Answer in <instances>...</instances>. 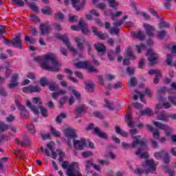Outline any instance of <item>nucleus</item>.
I'll use <instances>...</instances> for the list:
<instances>
[{"label": "nucleus", "instance_id": "b1692460", "mask_svg": "<svg viewBox=\"0 0 176 176\" xmlns=\"http://www.w3.org/2000/svg\"><path fill=\"white\" fill-rule=\"evenodd\" d=\"M142 152V148H139L137 151V152L135 153V155H137V156H139V157H140L141 159H148V153L147 152Z\"/></svg>", "mask_w": 176, "mask_h": 176}, {"label": "nucleus", "instance_id": "c9c22d12", "mask_svg": "<svg viewBox=\"0 0 176 176\" xmlns=\"http://www.w3.org/2000/svg\"><path fill=\"white\" fill-rule=\"evenodd\" d=\"M67 118V113L65 112L61 113L56 117V122L57 123H61L63 122V119H65Z\"/></svg>", "mask_w": 176, "mask_h": 176}, {"label": "nucleus", "instance_id": "e2e57ef3", "mask_svg": "<svg viewBox=\"0 0 176 176\" xmlns=\"http://www.w3.org/2000/svg\"><path fill=\"white\" fill-rule=\"evenodd\" d=\"M51 133L54 137H60V131L56 130V129L53 127L51 128Z\"/></svg>", "mask_w": 176, "mask_h": 176}, {"label": "nucleus", "instance_id": "603ef678", "mask_svg": "<svg viewBox=\"0 0 176 176\" xmlns=\"http://www.w3.org/2000/svg\"><path fill=\"white\" fill-rule=\"evenodd\" d=\"M25 42H29L31 45H34V43H36V41H35L34 38H31L29 36H25Z\"/></svg>", "mask_w": 176, "mask_h": 176}, {"label": "nucleus", "instance_id": "bb28decb", "mask_svg": "<svg viewBox=\"0 0 176 176\" xmlns=\"http://www.w3.org/2000/svg\"><path fill=\"white\" fill-rule=\"evenodd\" d=\"M85 89L89 93H93L94 91V83H93V81L86 82Z\"/></svg>", "mask_w": 176, "mask_h": 176}, {"label": "nucleus", "instance_id": "5701e85b", "mask_svg": "<svg viewBox=\"0 0 176 176\" xmlns=\"http://www.w3.org/2000/svg\"><path fill=\"white\" fill-rule=\"evenodd\" d=\"M87 109V108L86 107L85 104H81L77 107L75 113H77V115H82V113H86Z\"/></svg>", "mask_w": 176, "mask_h": 176}, {"label": "nucleus", "instance_id": "79ce46f5", "mask_svg": "<svg viewBox=\"0 0 176 176\" xmlns=\"http://www.w3.org/2000/svg\"><path fill=\"white\" fill-rule=\"evenodd\" d=\"M120 32V29L118 28H111L109 30V34L117 35V36H119V33Z\"/></svg>", "mask_w": 176, "mask_h": 176}, {"label": "nucleus", "instance_id": "39448f33", "mask_svg": "<svg viewBox=\"0 0 176 176\" xmlns=\"http://www.w3.org/2000/svg\"><path fill=\"white\" fill-rule=\"evenodd\" d=\"M142 166L143 167H146V170L151 173L156 170V164H155V161L153 160H146L145 164H142Z\"/></svg>", "mask_w": 176, "mask_h": 176}, {"label": "nucleus", "instance_id": "2f4dec72", "mask_svg": "<svg viewBox=\"0 0 176 176\" xmlns=\"http://www.w3.org/2000/svg\"><path fill=\"white\" fill-rule=\"evenodd\" d=\"M9 129V125L2 121H0V134L1 133H5V131H8Z\"/></svg>", "mask_w": 176, "mask_h": 176}, {"label": "nucleus", "instance_id": "c756f323", "mask_svg": "<svg viewBox=\"0 0 176 176\" xmlns=\"http://www.w3.org/2000/svg\"><path fill=\"white\" fill-rule=\"evenodd\" d=\"M88 63L89 62H86V61H83V62L80 61L75 63L74 65L76 68H78L79 69H86Z\"/></svg>", "mask_w": 176, "mask_h": 176}, {"label": "nucleus", "instance_id": "5fc2aeb1", "mask_svg": "<svg viewBox=\"0 0 176 176\" xmlns=\"http://www.w3.org/2000/svg\"><path fill=\"white\" fill-rule=\"evenodd\" d=\"M59 87H60L58 86V85L52 84L50 85L49 89L51 91H57V90H58Z\"/></svg>", "mask_w": 176, "mask_h": 176}, {"label": "nucleus", "instance_id": "6ab92c4d", "mask_svg": "<svg viewBox=\"0 0 176 176\" xmlns=\"http://www.w3.org/2000/svg\"><path fill=\"white\" fill-rule=\"evenodd\" d=\"M95 47L97 52L100 54H104V53L107 52V47H105V45L103 43L95 44Z\"/></svg>", "mask_w": 176, "mask_h": 176}, {"label": "nucleus", "instance_id": "3c124183", "mask_svg": "<svg viewBox=\"0 0 176 176\" xmlns=\"http://www.w3.org/2000/svg\"><path fill=\"white\" fill-rule=\"evenodd\" d=\"M82 156L85 159L87 157H91V156H93V153L90 151H84L82 153Z\"/></svg>", "mask_w": 176, "mask_h": 176}, {"label": "nucleus", "instance_id": "e433bc0d", "mask_svg": "<svg viewBox=\"0 0 176 176\" xmlns=\"http://www.w3.org/2000/svg\"><path fill=\"white\" fill-rule=\"evenodd\" d=\"M137 83H138V81L137 80V78L131 77L130 78V80H129L130 87H135V86H137Z\"/></svg>", "mask_w": 176, "mask_h": 176}, {"label": "nucleus", "instance_id": "58836bf2", "mask_svg": "<svg viewBox=\"0 0 176 176\" xmlns=\"http://www.w3.org/2000/svg\"><path fill=\"white\" fill-rule=\"evenodd\" d=\"M162 159L164 163H165L166 164H168V163L171 162V160L170 159V155L167 153H164Z\"/></svg>", "mask_w": 176, "mask_h": 176}, {"label": "nucleus", "instance_id": "4be33fe9", "mask_svg": "<svg viewBox=\"0 0 176 176\" xmlns=\"http://www.w3.org/2000/svg\"><path fill=\"white\" fill-rule=\"evenodd\" d=\"M26 105L35 113V115H39V109L36 108V106L32 105L30 100L26 101Z\"/></svg>", "mask_w": 176, "mask_h": 176}, {"label": "nucleus", "instance_id": "f8f14e48", "mask_svg": "<svg viewBox=\"0 0 176 176\" xmlns=\"http://www.w3.org/2000/svg\"><path fill=\"white\" fill-rule=\"evenodd\" d=\"M12 45L14 47H19V49L21 50L23 49V41H21L20 34L17 35L15 38L12 39Z\"/></svg>", "mask_w": 176, "mask_h": 176}, {"label": "nucleus", "instance_id": "8fccbe9b", "mask_svg": "<svg viewBox=\"0 0 176 176\" xmlns=\"http://www.w3.org/2000/svg\"><path fill=\"white\" fill-rule=\"evenodd\" d=\"M6 25H0V36L3 38V34H6Z\"/></svg>", "mask_w": 176, "mask_h": 176}, {"label": "nucleus", "instance_id": "338daca9", "mask_svg": "<svg viewBox=\"0 0 176 176\" xmlns=\"http://www.w3.org/2000/svg\"><path fill=\"white\" fill-rule=\"evenodd\" d=\"M69 23H76L78 21V16H69Z\"/></svg>", "mask_w": 176, "mask_h": 176}, {"label": "nucleus", "instance_id": "ddd939ff", "mask_svg": "<svg viewBox=\"0 0 176 176\" xmlns=\"http://www.w3.org/2000/svg\"><path fill=\"white\" fill-rule=\"evenodd\" d=\"M15 104H16L18 109L21 111L20 115L23 118H27V116H28V111H27V109H25V107H24L17 100L15 101Z\"/></svg>", "mask_w": 176, "mask_h": 176}, {"label": "nucleus", "instance_id": "dca6fc26", "mask_svg": "<svg viewBox=\"0 0 176 176\" xmlns=\"http://www.w3.org/2000/svg\"><path fill=\"white\" fill-rule=\"evenodd\" d=\"M41 35H45V34H50V25L47 24L40 25Z\"/></svg>", "mask_w": 176, "mask_h": 176}, {"label": "nucleus", "instance_id": "9d476101", "mask_svg": "<svg viewBox=\"0 0 176 176\" xmlns=\"http://www.w3.org/2000/svg\"><path fill=\"white\" fill-rule=\"evenodd\" d=\"M19 74H14L10 80V83L8 85V87L9 89H14L15 87H17L19 86Z\"/></svg>", "mask_w": 176, "mask_h": 176}, {"label": "nucleus", "instance_id": "72a5a7b5", "mask_svg": "<svg viewBox=\"0 0 176 176\" xmlns=\"http://www.w3.org/2000/svg\"><path fill=\"white\" fill-rule=\"evenodd\" d=\"M141 115H147V116H153V111L149 108L140 111Z\"/></svg>", "mask_w": 176, "mask_h": 176}, {"label": "nucleus", "instance_id": "bf43d9fd", "mask_svg": "<svg viewBox=\"0 0 176 176\" xmlns=\"http://www.w3.org/2000/svg\"><path fill=\"white\" fill-rule=\"evenodd\" d=\"M166 35H167V31L166 30L158 32V38H160V39H163Z\"/></svg>", "mask_w": 176, "mask_h": 176}, {"label": "nucleus", "instance_id": "a878e982", "mask_svg": "<svg viewBox=\"0 0 176 176\" xmlns=\"http://www.w3.org/2000/svg\"><path fill=\"white\" fill-rule=\"evenodd\" d=\"M153 123L155 127H157V129H160V130H167V129H168V126L160 122L153 121Z\"/></svg>", "mask_w": 176, "mask_h": 176}, {"label": "nucleus", "instance_id": "aec40b11", "mask_svg": "<svg viewBox=\"0 0 176 176\" xmlns=\"http://www.w3.org/2000/svg\"><path fill=\"white\" fill-rule=\"evenodd\" d=\"M76 42L77 43V49L79 52H82L85 50V43L79 37L76 38Z\"/></svg>", "mask_w": 176, "mask_h": 176}, {"label": "nucleus", "instance_id": "cd10ccee", "mask_svg": "<svg viewBox=\"0 0 176 176\" xmlns=\"http://www.w3.org/2000/svg\"><path fill=\"white\" fill-rule=\"evenodd\" d=\"M104 102H105L104 107H106L107 108H109L110 111H113V109H115V104L113 103V101L109 100L107 98H105Z\"/></svg>", "mask_w": 176, "mask_h": 176}, {"label": "nucleus", "instance_id": "1a4fd4ad", "mask_svg": "<svg viewBox=\"0 0 176 176\" xmlns=\"http://www.w3.org/2000/svg\"><path fill=\"white\" fill-rule=\"evenodd\" d=\"M92 32L94 34V36L99 38V39L104 40L108 38V33H102V32L98 30L95 26L92 27Z\"/></svg>", "mask_w": 176, "mask_h": 176}, {"label": "nucleus", "instance_id": "7c9ffc66", "mask_svg": "<svg viewBox=\"0 0 176 176\" xmlns=\"http://www.w3.org/2000/svg\"><path fill=\"white\" fill-rule=\"evenodd\" d=\"M91 166H93V162L87 161L85 162V173L89 175V174H91V170H90Z\"/></svg>", "mask_w": 176, "mask_h": 176}, {"label": "nucleus", "instance_id": "de8ad7c7", "mask_svg": "<svg viewBox=\"0 0 176 176\" xmlns=\"http://www.w3.org/2000/svg\"><path fill=\"white\" fill-rule=\"evenodd\" d=\"M157 93L158 96H160V94H164V93H167V87H161L160 89L157 90Z\"/></svg>", "mask_w": 176, "mask_h": 176}, {"label": "nucleus", "instance_id": "473e14b6", "mask_svg": "<svg viewBox=\"0 0 176 176\" xmlns=\"http://www.w3.org/2000/svg\"><path fill=\"white\" fill-rule=\"evenodd\" d=\"M149 75H155L157 78H162V71L159 69H151L148 70Z\"/></svg>", "mask_w": 176, "mask_h": 176}, {"label": "nucleus", "instance_id": "052dcab7", "mask_svg": "<svg viewBox=\"0 0 176 176\" xmlns=\"http://www.w3.org/2000/svg\"><path fill=\"white\" fill-rule=\"evenodd\" d=\"M87 26V24L85 23V19H80V21L78 22V28H85V27Z\"/></svg>", "mask_w": 176, "mask_h": 176}, {"label": "nucleus", "instance_id": "c85d7f7f", "mask_svg": "<svg viewBox=\"0 0 176 176\" xmlns=\"http://www.w3.org/2000/svg\"><path fill=\"white\" fill-rule=\"evenodd\" d=\"M17 145H21V146H28V145L31 144V141L28 139L25 135L23 136V140L21 142L16 143Z\"/></svg>", "mask_w": 176, "mask_h": 176}, {"label": "nucleus", "instance_id": "864d4df0", "mask_svg": "<svg viewBox=\"0 0 176 176\" xmlns=\"http://www.w3.org/2000/svg\"><path fill=\"white\" fill-rule=\"evenodd\" d=\"M32 100L33 101H34V104H38V108L41 107V105H43V104L41 98L39 97L33 98Z\"/></svg>", "mask_w": 176, "mask_h": 176}, {"label": "nucleus", "instance_id": "4d7b16f0", "mask_svg": "<svg viewBox=\"0 0 176 176\" xmlns=\"http://www.w3.org/2000/svg\"><path fill=\"white\" fill-rule=\"evenodd\" d=\"M28 5L30 8V9H32V10H33V12H38L39 11V8L37 7V6L35 5L34 3L31 4L29 3V4H28Z\"/></svg>", "mask_w": 176, "mask_h": 176}, {"label": "nucleus", "instance_id": "c03bdc74", "mask_svg": "<svg viewBox=\"0 0 176 176\" xmlns=\"http://www.w3.org/2000/svg\"><path fill=\"white\" fill-rule=\"evenodd\" d=\"M86 69L89 71V72H98V71H97V69H96L94 66L89 64V63H87Z\"/></svg>", "mask_w": 176, "mask_h": 176}, {"label": "nucleus", "instance_id": "f257e3e1", "mask_svg": "<svg viewBox=\"0 0 176 176\" xmlns=\"http://www.w3.org/2000/svg\"><path fill=\"white\" fill-rule=\"evenodd\" d=\"M44 61L41 62V67L43 69L46 71H52V72H60V69L56 67H49V61L52 63L53 65H58L61 67V63L58 62V58L54 54H49L44 55Z\"/></svg>", "mask_w": 176, "mask_h": 176}, {"label": "nucleus", "instance_id": "a211bd4d", "mask_svg": "<svg viewBox=\"0 0 176 176\" xmlns=\"http://www.w3.org/2000/svg\"><path fill=\"white\" fill-rule=\"evenodd\" d=\"M131 35L133 38H137V39H140V41H144L145 39V33L141 30L138 32H133Z\"/></svg>", "mask_w": 176, "mask_h": 176}, {"label": "nucleus", "instance_id": "69168bd1", "mask_svg": "<svg viewBox=\"0 0 176 176\" xmlns=\"http://www.w3.org/2000/svg\"><path fill=\"white\" fill-rule=\"evenodd\" d=\"M129 134L131 135V137H135V135H136V134L138 133V130H137V129L135 128H132V129H131L129 131Z\"/></svg>", "mask_w": 176, "mask_h": 176}, {"label": "nucleus", "instance_id": "0eeeda50", "mask_svg": "<svg viewBox=\"0 0 176 176\" xmlns=\"http://www.w3.org/2000/svg\"><path fill=\"white\" fill-rule=\"evenodd\" d=\"M133 140V142L132 143L131 148H135L137 145H140V146H146V142L145 141L141 140V135H136L132 137Z\"/></svg>", "mask_w": 176, "mask_h": 176}, {"label": "nucleus", "instance_id": "0e129e2a", "mask_svg": "<svg viewBox=\"0 0 176 176\" xmlns=\"http://www.w3.org/2000/svg\"><path fill=\"white\" fill-rule=\"evenodd\" d=\"M81 31L84 35H90V30L87 28V26H85V28H81Z\"/></svg>", "mask_w": 176, "mask_h": 176}, {"label": "nucleus", "instance_id": "412c9836", "mask_svg": "<svg viewBox=\"0 0 176 176\" xmlns=\"http://www.w3.org/2000/svg\"><path fill=\"white\" fill-rule=\"evenodd\" d=\"M168 118H169L168 114H167L164 111L161 112L157 116V120H162V122H168Z\"/></svg>", "mask_w": 176, "mask_h": 176}, {"label": "nucleus", "instance_id": "774afa93", "mask_svg": "<svg viewBox=\"0 0 176 176\" xmlns=\"http://www.w3.org/2000/svg\"><path fill=\"white\" fill-rule=\"evenodd\" d=\"M168 101H170V102L173 104V105H176V98L175 97H174L173 96H169L168 97Z\"/></svg>", "mask_w": 176, "mask_h": 176}, {"label": "nucleus", "instance_id": "09e8293b", "mask_svg": "<svg viewBox=\"0 0 176 176\" xmlns=\"http://www.w3.org/2000/svg\"><path fill=\"white\" fill-rule=\"evenodd\" d=\"M67 100H68V96L60 98L59 101V108H63V105L65 104Z\"/></svg>", "mask_w": 176, "mask_h": 176}, {"label": "nucleus", "instance_id": "f704fd0d", "mask_svg": "<svg viewBox=\"0 0 176 176\" xmlns=\"http://www.w3.org/2000/svg\"><path fill=\"white\" fill-rule=\"evenodd\" d=\"M41 13L47 16H51V14L53 13V11L50 7H45V8L41 9Z\"/></svg>", "mask_w": 176, "mask_h": 176}, {"label": "nucleus", "instance_id": "37998d69", "mask_svg": "<svg viewBox=\"0 0 176 176\" xmlns=\"http://www.w3.org/2000/svg\"><path fill=\"white\" fill-rule=\"evenodd\" d=\"M64 17H65L64 14L62 12L56 13V14H55V16H54V18L56 20H59V21H63Z\"/></svg>", "mask_w": 176, "mask_h": 176}, {"label": "nucleus", "instance_id": "a18cd8bd", "mask_svg": "<svg viewBox=\"0 0 176 176\" xmlns=\"http://www.w3.org/2000/svg\"><path fill=\"white\" fill-rule=\"evenodd\" d=\"M48 83L49 80H47V78L46 77H43L40 79V85L42 87H45V86L47 85Z\"/></svg>", "mask_w": 176, "mask_h": 176}, {"label": "nucleus", "instance_id": "2eb2a0df", "mask_svg": "<svg viewBox=\"0 0 176 176\" xmlns=\"http://www.w3.org/2000/svg\"><path fill=\"white\" fill-rule=\"evenodd\" d=\"M64 134L65 137L68 138H76V133L75 132V129H66L64 130Z\"/></svg>", "mask_w": 176, "mask_h": 176}, {"label": "nucleus", "instance_id": "7ed1b4c3", "mask_svg": "<svg viewBox=\"0 0 176 176\" xmlns=\"http://www.w3.org/2000/svg\"><path fill=\"white\" fill-rule=\"evenodd\" d=\"M56 38L58 39H60V41H63V43H65L67 49H69V52H71V53H72L74 56H76V54H78V50H76V49L72 47L71 43H69V40H68V37H67L65 34H57Z\"/></svg>", "mask_w": 176, "mask_h": 176}, {"label": "nucleus", "instance_id": "393cba45", "mask_svg": "<svg viewBox=\"0 0 176 176\" xmlns=\"http://www.w3.org/2000/svg\"><path fill=\"white\" fill-rule=\"evenodd\" d=\"M116 133L117 134H120V135H122V137H125V138H127V137H129V133L122 130V129H120V126L118 125L116 126Z\"/></svg>", "mask_w": 176, "mask_h": 176}, {"label": "nucleus", "instance_id": "49530a36", "mask_svg": "<svg viewBox=\"0 0 176 176\" xmlns=\"http://www.w3.org/2000/svg\"><path fill=\"white\" fill-rule=\"evenodd\" d=\"M138 53H141L142 50H146V45L144 44H140V45H135Z\"/></svg>", "mask_w": 176, "mask_h": 176}, {"label": "nucleus", "instance_id": "f3484780", "mask_svg": "<svg viewBox=\"0 0 176 176\" xmlns=\"http://www.w3.org/2000/svg\"><path fill=\"white\" fill-rule=\"evenodd\" d=\"M94 131L98 137H100V138H103V140H107V138H108V134L101 131L98 127H95Z\"/></svg>", "mask_w": 176, "mask_h": 176}, {"label": "nucleus", "instance_id": "4c0bfd02", "mask_svg": "<svg viewBox=\"0 0 176 176\" xmlns=\"http://www.w3.org/2000/svg\"><path fill=\"white\" fill-rule=\"evenodd\" d=\"M116 56H118V55L116 54V53H115V52H113L112 50L109 51L108 58L110 61H113V60H115V58H116Z\"/></svg>", "mask_w": 176, "mask_h": 176}, {"label": "nucleus", "instance_id": "ea45409f", "mask_svg": "<svg viewBox=\"0 0 176 176\" xmlns=\"http://www.w3.org/2000/svg\"><path fill=\"white\" fill-rule=\"evenodd\" d=\"M165 153L166 152H164V151H161L160 152H156L154 153V157L155 159H157V160H159L163 158V156L164 155Z\"/></svg>", "mask_w": 176, "mask_h": 176}, {"label": "nucleus", "instance_id": "9b49d317", "mask_svg": "<svg viewBox=\"0 0 176 176\" xmlns=\"http://www.w3.org/2000/svg\"><path fill=\"white\" fill-rule=\"evenodd\" d=\"M144 27L146 30V33L148 36L153 37L155 35V28L148 23H144Z\"/></svg>", "mask_w": 176, "mask_h": 176}, {"label": "nucleus", "instance_id": "20e7f679", "mask_svg": "<svg viewBox=\"0 0 176 176\" xmlns=\"http://www.w3.org/2000/svg\"><path fill=\"white\" fill-rule=\"evenodd\" d=\"M146 56H148L149 65L152 67L157 64V54L155 53L153 50H148Z\"/></svg>", "mask_w": 176, "mask_h": 176}, {"label": "nucleus", "instance_id": "6e6d98bb", "mask_svg": "<svg viewBox=\"0 0 176 176\" xmlns=\"http://www.w3.org/2000/svg\"><path fill=\"white\" fill-rule=\"evenodd\" d=\"M159 26L160 28H170V23L165 21H162L160 23Z\"/></svg>", "mask_w": 176, "mask_h": 176}, {"label": "nucleus", "instance_id": "680f3d73", "mask_svg": "<svg viewBox=\"0 0 176 176\" xmlns=\"http://www.w3.org/2000/svg\"><path fill=\"white\" fill-rule=\"evenodd\" d=\"M122 14H123V12L122 11H118L111 15V19L115 21V20H116V17H119V16H122Z\"/></svg>", "mask_w": 176, "mask_h": 176}, {"label": "nucleus", "instance_id": "f03ea898", "mask_svg": "<svg viewBox=\"0 0 176 176\" xmlns=\"http://www.w3.org/2000/svg\"><path fill=\"white\" fill-rule=\"evenodd\" d=\"M67 176H83L82 173L79 172V164L77 162H73L71 164L67 171Z\"/></svg>", "mask_w": 176, "mask_h": 176}, {"label": "nucleus", "instance_id": "13d9d810", "mask_svg": "<svg viewBox=\"0 0 176 176\" xmlns=\"http://www.w3.org/2000/svg\"><path fill=\"white\" fill-rule=\"evenodd\" d=\"M16 119V117L13 114L9 115L8 117H6V120L8 122V123H12L14 120Z\"/></svg>", "mask_w": 176, "mask_h": 176}, {"label": "nucleus", "instance_id": "6e6552de", "mask_svg": "<svg viewBox=\"0 0 176 176\" xmlns=\"http://www.w3.org/2000/svg\"><path fill=\"white\" fill-rule=\"evenodd\" d=\"M41 87L29 85L23 88V93H41Z\"/></svg>", "mask_w": 176, "mask_h": 176}, {"label": "nucleus", "instance_id": "423d86ee", "mask_svg": "<svg viewBox=\"0 0 176 176\" xmlns=\"http://www.w3.org/2000/svg\"><path fill=\"white\" fill-rule=\"evenodd\" d=\"M73 143L76 151H82L83 150V148L87 146L86 141H85L83 139H81L80 140H74Z\"/></svg>", "mask_w": 176, "mask_h": 176}, {"label": "nucleus", "instance_id": "a19ab883", "mask_svg": "<svg viewBox=\"0 0 176 176\" xmlns=\"http://www.w3.org/2000/svg\"><path fill=\"white\" fill-rule=\"evenodd\" d=\"M38 108L40 109L42 116L43 118H47V109L43 107L42 105H41Z\"/></svg>", "mask_w": 176, "mask_h": 176}, {"label": "nucleus", "instance_id": "4468645a", "mask_svg": "<svg viewBox=\"0 0 176 176\" xmlns=\"http://www.w3.org/2000/svg\"><path fill=\"white\" fill-rule=\"evenodd\" d=\"M70 1H72L73 7L76 9L77 12H79L80 10H83L84 4L83 3H79L80 2V0H70Z\"/></svg>", "mask_w": 176, "mask_h": 176}]
</instances>
